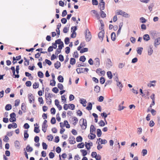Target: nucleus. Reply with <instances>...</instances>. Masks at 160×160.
Listing matches in <instances>:
<instances>
[{"instance_id":"45","label":"nucleus","mask_w":160,"mask_h":160,"mask_svg":"<svg viewBox=\"0 0 160 160\" xmlns=\"http://www.w3.org/2000/svg\"><path fill=\"white\" fill-rule=\"evenodd\" d=\"M43 149L46 150L48 148V145L44 142H42V143Z\"/></svg>"},{"instance_id":"26","label":"nucleus","mask_w":160,"mask_h":160,"mask_svg":"<svg viewBox=\"0 0 160 160\" xmlns=\"http://www.w3.org/2000/svg\"><path fill=\"white\" fill-rule=\"evenodd\" d=\"M5 110L9 111L12 109V105L10 104H7L5 107Z\"/></svg>"},{"instance_id":"44","label":"nucleus","mask_w":160,"mask_h":160,"mask_svg":"<svg viewBox=\"0 0 160 160\" xmlns=\"http://www.w3.org/2000/svg\"><path fill=\"white\" fill-rule=\"evenodd\" d=\"M39 83L38 82H35L33 85V88L34 89H36L39 87Z\"/></svg>"},{"instance_id":"13","label":"nucleus","mask_w":160,"mask_h":160,"mask_svg":"<svg viewBox=\"0 0 160 160\" xmlns=\"http://www.w3.org/2000/svg\"><path fill=\"white\" fill-rule=\"evenodd\" d=\"M143 39L146 41H148L150 39V38L148 34H145L143 36Z\"/></svg>"},{"instance_id":"23","label":"nucleus","mask_w":160,"mask_h":160,"mask_svg":"<svg viewBox=\"0 0 160 160\" xmlns=\"http://www.w3.org/2000/svg\"><path fill=\"white\" fill-rule=\"evenodd\" d=\"M111 39L113 41H115L116 40V34L114 32H112L111 34Z\"/></svg>"},{"instance_id":"9","label":"nucleus","mask_w":160,"mask_h":160,"mask_svg":"<svg viewBox=\"0 0 160 160\" xmlns=\"http://www.w3.org/2000/svg\"><path fill=\"white\" fill-rule=\"evenodd\" d=\"M104 29L101 30L98 34L99 38L101 40L102 42L103 40V38L104 37Z\"/></svg>"},{"instance_id":"21","label":"nucleus","mask_w":160,"mask_h":160,"mask_svg":"<svg viewBox=\"0 0 160 160\" xmlns=\"http://www.w3.org/2000/svg\"><path fill=\"white\" fill-rule=\"evenodd\" d=\"M107 65L108 67H111L112 66V62L110 59L108 58L107 59Z\"/></svg>"},{"instance_id":"35","label":"nucleus","mask_w":160,"mask_h":160,"mask_svg":"<svg viewBox=\"0 0 160 160\" xmlns=\"http://www.w3.org/2000/svg\"><path fill=\"white\" fill-rule=\"evenodd\" d=\"M24 60H25L24 62V65L25 66H27L29 64V61L28 60H27V59L25 58H24Z\"/></svg>"},{"instance_id":"52","label":"nucleus","mask_w":160,"mask_h":160,"mask_svg":"<svg viewBox=\"0 0 160 160\" xmlns=\"http://www.w3.org/2000/svg\"><path fill=\"white\" fill-rule=\"evenodd\" d=\"M49 156L50 158H53L54 157L55 155L53 152H50L49 154Z\"/></svg>"},{"instance_id":"25","label":"nucleus","mask_w":160,"mask_h":160,"mask_svg":"<svg viewBox=\"0 0 160 160\" xmlns=\"http://www.w3.org/2000/svg\"><path fill=\"white\" fill-rule=\"evenodd\" d=\"M58 79L59 82H63L64 78L61 75H59L58 77Z\"/></svg>"},{"instance_id":"17","label":"nucleus","mask_w":160,"mask_h":160,"mask_svg":"<svg viewBox=\"0 0 160 160\" xmlns=\"http://www.w3.org/2000/svg\"><path fill=\"white\" fill-rule=\"evenodd\" d=\"M94 91L97 93L99 92L100 91V87L97 85L94 87Z\"/></svg>"},{"instance_id":"6","label":"nucleus","mask_w":160,"mask_h":160,"mask_svg":"<svg viewBox=\"0 0 160 160\" xmlns=\"http://www.w3.org/2000/svg\"><path fill=\"white\" fill-rule=\"evenodd\" d=\"M82 120V123L80 126L82 127V129H85L87 126V122L86 119L82 118L80 120V121Z\"/></svg>"},{"instance_id":"4","label":"nucleus","mask_w":160,"mask_h":160,"mask_svg":"<svg viewBox=\"0 0 160 160\" xmlns=\"http://www.w3.org/2000/svg\"><path fill=\"white\" fill-rule=\"evenodd\" d=\"M117 12V14L122 15L125 18H129L130 17V15L127 13L120 10H119Z\"/></svg>"},{"instance_id":"56","label":"nucleus","mask_w":160,"mask_h":160,"mask_svg":"<svg viewBox=\"0 0 160 160\" xmlns=\"http://www.w3.org/2000/svg\"><path fill=\"white\" fill-rule=\"evenodd\" d=\"M34 140L36 143L38 142L39 141V137L38 136H36L34 138Z\"/></svg>"},{"instance_id":"39","label":"nucleus","mask_w":160,"mask_h":160,"mask_svg":"<svg viewBox=\"0 0 160 160\" xmlns=\"http://www.w3.org/2000/svg\"><path fill=\"white\" fill-rule=\"evenodd\" d=\"M101 115L102 117L104 118V121H106V118L107 117L108 114H107L106 113L103 112L101 114Z\"/></svg>"},{"instance_id":"31","label":"nucleus","mask_w":160,"mask_h":160,"mask_svg":"<svg viewBox=\"0 0 160 160\" xmlns=\"http://www.w3.org/2000/svg\"><path fill=\"white\" fill-rule=\"evenodd\" d=\"M45 98L46 99V102L47 104H50L52 102V100L50 98H49V100L48 99V98H47V95H46V92H45Z\"/></svg>"},{"instance_id":"62","label":"nucleus","mask_w":160,"mask_h":160,"mask_svg":"<svg viewBox=\"0 0 160 160\" xmlns=\"http://www.w3.org/2000/svg\"><path fill=\"white\" fill-rule=\"evenodd\" d=\"M38 101L39 102H40V104H43V98L42 97H39L38 98Z\"/></svg>"},{"instance_id":"14","label":"nucleus","mask_w":160,"mask_h":160,"mask_svg":"<svg viewBox=\"0 0 160 160\" xmlns=\"http://www.w3.org/2000/svg\"><path fill=\"white\" fill-rule=\"evenodd\" d=\"M96 128L93 125H91L90 128V133H92L95 132Z\"/></svg>"},{"instance_id":"38","label":"nucleus","mask_w":160,"mask_h":160,"mask_svg":"<svg viewBox=\"0 0 160 160\" xmlns=\"http://www.w3.org/2000/svg\"><path fill=\"white\" fill-rule=\"evenodd\" d=\"M34 131L36 133H38L40 132V130L39 129V126L38 127H35L34 128Z\"/></svg>"},{"instance_id":"7","label":"nucleus","mask_w":160,"mask_h":160,"mask_svg":"<svg viewBox=\"0 0 160 160\" xmlns=\"http://www.w3.org/2000/svg\"><path fill=\"white\" fill-rule=\"evenodd\" d=\"M154 45L155 48H157V46L160 44V37L154 39Z\"/></svg>"},{"instance_id":"22","label":"nucleus","mask_w":160,"mask_h":160,"mask_svg":"<svg viewBox=\"0 0 160 160\" xmlns=\"http://www.w3.org/2000/svg\"><path fill=\"white\" fill-rule=\"evenodd\" d=\"M102 132L100 129H98L97 130V134L98 137H100L102 135Z\"/></svg>"},{"instance_id":"46","label":"nucleus","mask_w":160,"mask_h":160,"mask_svg":"<svg viewBox=\"0 0 160 160\" xmlns=\"http://www.w3.org/2000/svg\"><path fill=\"white\" fill-rule=\"evenodd\" d=\"M69 38L68 37H66L65 38L64 42L66 44H68L69 43Z\"/></svg>"},{"instance_id":"5","label":"nucleus","mask_w":160,"mask_h":160,"mask_svg":"<svg viewBox=\"0 0 160 160\" xmlns=\"http://www.w3.org/2000/svg\"><path fill=\"white\" fill-rule=\"evenodd\" d=\"M16 114L13 112L11 113L10 115V118H9V121L11 122H16Z\"/></svg>"},{"instance_id":"8","label":"nucleus","mask_w":160,"mask_h":160,"mask_svg":"<svg viewBox=\"0 0 160 160\" xmlns=\"http://www.w3.org/2000/svg\"><path fill=\"white\" fill-rule=\"evenodd\" d=\"M28 96L29 103H34L35 101V98L32 94L31 93H30L28 95Z\"/></svg>"},{"instance_id":"24","label":"nucleus","mask_w":160,"mask_h":160,"mask_svg":"<svg viewBox=\"0 0 160 160\" xmlns=\"http://www.w3.org/2000/svg\"><path fill=\"white\" fill-rule=\"evenodd\" d=\"M76 63V59L74 58H71L70 59V63L72 65H74Z\"/></svg>"},{"instance_id":"37","label":"nucleus","mask_w":160,"mask_h":160,"mask_svg":"<svg viewBox=\"0 0 160 160\" xmlns=\"http://www.w3.org/2000/svg\"><path fill=\"white\" fill-rule=\"evenodd\" d=\"M86 60V58L85 56L84 55L81 56L79 58L80 61H82V62H84Z\"/></svg>"},{"instance_id":"53","label":"nucleus","mask_w":160,"mask_h":160,"mask_svg":"<svg viewBox=\"0 0 160 160\" xmlns=\"http://www.w3.org/2000/svg\"><path fill=\"white\" fill-rule=\"evenodd\" d=\"M56 122V120L55 118L52 117L51 120V123L52 124H54Z\"/></svg>"},{"instance_id":"30","label":"nucleus","mask_w":160,"mask_h":160,"mask_svg":"<svg viewBox=\"0 0 160 160\" xmlns=\"http://www.w3.org/2000/svg\"><path fill=\"white\" fill-rule=\"evenodd\" d=\"M107 75L109 79H111L112 78L113 76L111 71H108L107 72Z\"/></svg>"},{"instance_id":"63","label":"nucleus","mask_w":160,"mask_h":160,"mask_svg":"<svg viewBox=\"0 0 160 160\" xmlns=\"http://www.w3.org/2000/svg\"><path fill=\"white\" fill-rule=\"evenodd\" d=\"M92 3L93 5H97L98 4V2L97 0H92Z\"/></svg>"},{"instance_id":"54","label":"nucleus","mask_w":160,"mask_h":160,"mask_svg":"<svg viewBox=\"0 0 160 160\" xmlns=\"http://www.w3.org/2000/svg\"><path fill=\"white\" fill-rule=\"evenodd\" d=\"M21 109L22 111H23L24 112H25V110L26 109V107L25 104L24 103H22L21 105Z\"/></svg>"},{"instance_id":"49","label":"nucleus","mask_w":160,"mask_h":160,"mask_svg":"<svg viewBox=\"0 0 160 160\" xmlns=\"http://www.w3.org/2000/svg\"><path fill=\"white\" fill-rule=\"evenodd\" d=\"M20 145V143L18 141L16 140L15 142V146L16 148L19 147Z\"/></svg>"},{"instance_id":"28","label":"nucleus","mask_w":160,"mask_h":160,"mask_svg":"<svg viewBox=\"0 0 160 160\" xmlns=\"http://www.w3.org/2000/svg\"><path fill=\"white\" fill-rule=\"evenodd\" d=\"M102 10H101L100 11V15H101V17L102 18H105L106 17V14H105V13Z\"/></svg>"},{"instance_id":"20","label":"nucleus","mask_w":160,"mask_h":160,"mask_svg":"<svg viewBox=\"0 0 160 160\" xmlns=\"http://www.w3.org/2000/svg\"><path fill=\"white\" fill-rule=\"evenodd\" d=\"M26 150L28 152H32L33 151V148L30 146L29 145H28L26 147Z\"/></svg>"},{"instance_id":"11","label":"nucleus","mask_w":160,"mask_h":160,"mask_svg":"<svg viewBox=\"0 0 160 160\" xmlns=\"http://www.w3.org/2000/svg\"><path fill=\"white\" fill-rule=\"evenodd\" d=\"M68 140L70 143L71 144H73L76 143L75 138L73 136L70 137Z\"/></svg>"},{"instance_id":"42","label":"nucleus","mask_w":160,"mask_h":160,"mask_svg":"<svg viewBox=\"0 0 160 160\" xmlns=\"http://www.w3.org/2000/svg\"><path fill=\"white\" fill-rule=\"evenodd\" d=\"M100 126L103 127L105 125V122L103 120H101L98 122Z\"/></svg>"},{"instance_id":"33","label":"nucleus","mask_w":160,"mask_h":160,"mask_svg":"<svg viewBox=\"0 0 160 160\" xmlns=\"http://www.w3.org/2000/svg\"><path fill=\"white\" fill-rule=\"evenodd\" d=\"M84 146V144L83 142H81L78 144L77 145V147L79 148H82Z\"/></svg>"},{"instance_id":"18","label":"nucleus","mask_w":160,"mask_h":160,"mask_svg":"<svg viewBox=\"0 0 160 160\" xmlns=\"http://www.w3.org/2000/svg\"><path fill=\"white\" fill-rule=\"evenodd\" d=\"M88 104V105L86 107V109L89 111L91 110L92 108V103L90 102H89Z\"/></svg>"},{"instance_id":"51","label":"nucleus","mask_w":160,"mask_h":160,"mask_svg":"<svg viewBox=\"0 0 160 160\" xmlns=\"http://www.w3.org/2000/svg\"><path fill=\"white\" fill-rule=\"evenodd\" d=\"M58 58L59 59L60 61L62 62L64 61V57L62 55L60 54L58 56Z\"/></svg>"},{"instance_id":"55","label":"nucleus","mask_w":160,"mask_h":160,"mask_svg":"<svg viewBox=\"0 0 160 160\" xmlns=\"http://www.w3.org/2000/svg\"><path fill=\"white\" fill-rule=\"evenodd\" d=\"M59 91L57 87H54L52 89V91L55 93H57Z\"/></svg>"},{"instance_id":"58","label":"nucleus","mask_w":160,"mask_h":160,"mask_svg":"<svg viewBox=\"0 0 160 160\" xmlns=\"http://www.w3.org/2000/svg\"><path fill=\"white\" fill-rule=\"evenodd\" d=\"M65 52L67 54H68L70 52V49L68 47H67L65 48Z\"/></svg>"},{"instance_id":"60","label":"nucleus","mask_w":160,"mask_h":160,"mask_svg":"<svg viewBox=\"0 0 160 160\" xmlns=\"http://www.w3.org/2000/svg\"><path fill=\"white\" fill-rule=\"evenodd\" d=\"M56 151L58 153H59L61 152V149L58 146L56 148Z\"/></svg>"},{"instance_id":"64","label":"nucleus","mask_w":160,"mask_h":160,"mask_svg":"<svg viewBox=\"0 0 160 160\" xmlns=\"http://www.w3.org/2000/svg\"><path fill=\"white\" fill-rule=\"evenodd\" d=\"M23 127L25 129H28L29 128L30 126L28 123H26L24 125Z\"/></svg>"},{"instance_id":"3","label":"nucleus","mask_w":160,"mask_h":160,"mask_svg":"<svg viewBox=\"0 0 160 160\" xmlns=\"http://www.w3.org/2000/svg\"><path fill=\"white\" fill-rule=\"evenodd\" d=\"M76 71L78 74H80L82 73H85V72H88L89 69L88 68H79L76 69Z\"/></svg>"},{"instance_id":"34","label":"nucleus","mask_w":160,"mask_h":160,"mask_svg":"<svg viewBox=\"0 0 160 160\" xmlns=\"http://www.w3.org/2000/svg\"><path fill=\"white\" fill-rule=\"evenodd\" d=\"M82 137L80 136H78L76 138V141L78 142H82Z\"/></svg>"},{"instance_id":"29","label":"nucleus","mask_w":160,"mask_h":160,"mask_svg":"<svg viewBox=\"0 0 160 160\" xmlns=\"http://www.w3.org/2000/svg\"><path fill=\"white\" fill-rule=\"evenodd\" d=\"M38 77L40 78H43L44 76L43 73L41 71H39L38 72Z\"/></svg>"},{"instance_id":"10","label":"nucleus","mask_w":160,"mask_h":160,"mask_svg":"<svg viewBox=\"0 0 160 160\" xmlns=\"http://www.w3.org/2000/svg\"><path fill=\"white\" fill-rule=\"evenodd\" d=\"M105 3L104 1H100L98 7L100 10H103L105 8Z\"/></svg>"},{"instance_id":"1","label":"nucleus","mask_w":160,"mask_h":160,"mask_svg":"<svg viewBox=\"0 0 160 160\" xmlns=\"http://www.w3.org/2000/svg\"><path fill=\"white\" fill-rule=\"evenodd\" d=\"M150 34L152 37V39H155L160 37V33L156 31H152L150 32Z\"/></svg>"},{"instance_id":"36","label":"nucleus","mask_w":160,"mask_h":160,"mask_svg":"<svg viewBox=\"0 0 160 160\" xmlns=\"http://www.w3.org/2000/svg\"><path fill=\"white\" fill-rule=\"evenodd\" d=\"M105 81V78L103 77H101L100 79V82L102 84H104Z\"/></svg>"},{"instance_id":"57","label":"nucleus","mask_w":160,"mask_h":160,"mask_svg":"<svg viewBox=\"0 0 160 160\" xmlns=\"http://www.w3.org/2000/svg\"><path fill=\"white\" fill-rule=\"evenodd\" d=\"M47 121L46 120H45L42 123V127H48V125L47 124Z\"/></svg>"},{"instance_id":"15","label":"nucleus","mask_w":160,"mask_h":160,"mask_svg":"<svg viewBox=\"0 0 160 160\" xmlns=\"http://www.w3.org/2000/svg\"><path fill=\"white\" fill-rule=\"evenodd\" d=\"M61 66V63L58 61H57L54 64V66L55 68L58 69Z\"/></svg>"},{"instance_id":"50","label":"nucleus","mask_w":160,"mask_h":160,"mask_svg":"<svg viewBox=\"0 0 160 160\" xmlns=\"http://www.w3.org/2000/svg\"><path fill=\"white\" fill-rule=\"evenodd\" d=\"M20 100L19 99H17L15 101V106L16 107L18 106L20 103Z\"/></svg>"},{"instance_id":"43","label":"nucleus","mask_w":160,"mask_h":160,"mask_svg":"<svg viewBox=\"0 0 160 160\" xmlns=\"http://www.w3.org/2000/svg\"><path fill=\"white\" fill-rule=\"evenodd\" d=\"M58 87L60 90H62L63 89V85L61 83H58Z\"/></svg>"},{"instance_id":"19","label":"nucleus","mask_w":160,"mask_h":160,"mask_svg":"<svg viewBox=\"0 0 160 160\" xmlns=\"http://www.w3.org/2000/svg\"><path fill=\"white\" fill-rule=\"evenodd\" d=\"M143 48L142 47H139L137 48V53L139 55H141L143 50Z\"/></svg>"},{"instance_id":"41","label":"nucleus","mask_w":160,"mask_h":160,"mask_svg":"<svg viewBox=\"0 0 160 160\" xmlns=\"http://www.w3.org/2000/svg\"><path fill=\"white\" fill-rule=\"evenodd\" d=\"M21 55H19L16 57V58L13 57V61H18L21 59Z\"/></svg>"},{"instance_id":"47","label":"nucleus","mask_w":160,"mask_h":160,"mask_svg":"<svg viewBox=\"0 0 160 160\" xmlns=\"http://www.w3.org/2000/svg\"><path fill=\"white\" fill-rule=\"evenodd\" d=\"M64 123L65 125H66V128H70V125L68 123V122L67 120H65L64 121Z\"/></svg>"},{"instance_id":"48","label":"nucleus","mask_w":160,"mask_h":160,"mask_svg":"<svg viewBox=\"0 0 160 160\" xmlns=\"http://www.w3.org/2000/svg\"><path fill=\"white\" fill-rule=\"evenodd\" d=\"M85 147L88 150H89L90 149L91 147H90V146H89V145H90V143H89V142H85Z\"/></svg>"},{"instance_id":"40","label":"nucleus","mask_w":160,"mask_h":160,"mask_svg":"<svg viewBox=\"0 0 160 160\" xmlns=\"http://www.w3.org/2000/svg\"><path fill=\"white\" fill-rule=\"evenodd\" d=\"M88 48H85L81 49L80 51V52L81 53L84 52H87L88 51Z\"/></svg>"},{"instance_id":"27","label":"nucleus","mask_w":160,"mask_h":160,"mask_svg":"<svg viewBox=\"0 0 160 160\" xmlns=\"http://www.w3.org/2000/svg\"><path fill=\"white\" fill-rule=\"evenodd\" d=\"M80 152H82V155L83 157H85L87 154V152L86 150L84 149H81Z\"/></svg>"},{"instance_id":"59","label":"nucleus","mask_w":160,"mask_h":160,"mask_svg":"<svg viewBox=\"0 0 160 160\" xmlns=\"http://www.w3.org/2000/svg\"><path fill=\"white\" fill-rule=\"evenodd\" d=\"M140 20L142 23H145L146 22V19L143 17H142L140 18Z\"/></svg>"},{"instance_id":"12","label":"nucleus","mask_w":160,"mask_h":160,"mask_svg":"<svg viewBox=\"0 0 160 160\" xmlns=\"http://www.w3.org/2000/svg\"><path fill=\"white\" fill-rule=\"evenodd\" d=\"M149 49L148 50V55H151L153 52V50L152 49V45H150L149 47Z\"/></svg>"},{"instance_id":"16","label":"nucleus","mask_w":160,"mask_h":160,"mask_svg":"<svg viewBox=\"0 0 160 160\" xmlns=\"http://www.w3.org/2000/svg\"><path fill=\"white\" fill-rule=\"evenodd\" d=\"M96 62L95 63V66L96 67H98L100 65V61L98 58H95Z\"/></svg>"},{"instance_id":"32","label":"nucleus","mask_w":160,"mask_h":160,"mask_svg":"<svg viewBox=\"0 0 160 160\" xmlns=\"http://www.w3.org/2000/svg\"><path fill=\"white\" fill-rule=\"evenodd\" d=\"M28 130H24V138L27 139L29 137V134L28 133Z\"/></svg>"},{"instance_id":"61","label":"nucleus","mask_w":160,"mask_h":160,"mask_svg":"<svg viewBox=\"0 0 160 160\" xmlns=\"http://www.w3.org/2000/svg\"><path fill=\"white\" fill-rule=\"evenodd\" d=\"M62 41H61V39H58L57 40H56L55 41V42L58 44H62Z\"/></svg>"},{"instance_id":"2","label":"nucleus","mask_w":160,"mask_h":160,"mask_svg":"<svg viewBox=\"0 0 160 160\" xmlns=\"http://www.w3.org/2000/svg\"><path fill=\"white\" fill-rule=\"evenodd\" d=\"M85 38L87 42H89L92 38V35L89 29L87 28L85 31Z\"/></svg>"}]
</instances>
